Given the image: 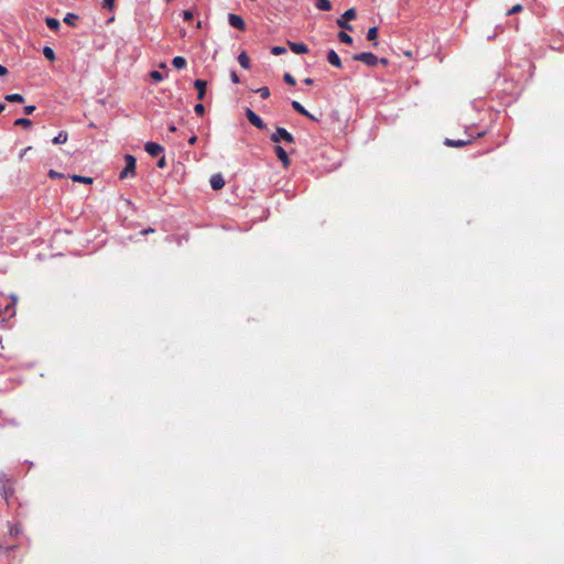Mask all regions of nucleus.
<instances>
[{"instance_id": "f257e3e1", "label": "nucleus", "mask_w": 564, "mask_h": 564, "mask_svg": "<svg viewBox=\"0 0 564 564\" xmlns=\"http://www.w3.org/2000/svg\"><path fill=\"white\" fill-rule=\"evenodd\" d=\"M124 161H126V167L119 174V177L121 180L127 178L129 176H134V174H135V164H137L135 158L131 154H126Z\"/></svg>"}, {"instance_id": "f03ea898", "label": "nucleus", "mask_w": 564, "mask_h": 564, "mask_svg": "<svg viewBox=\"0 0 564 564\" xmlns=\"http://www.w3.org/2000/svg\"><path fill=\"white\" fill-rule=\"evenodd\" d=\"M356 18V9L350 8L346 10L343 15L337 20V25L343 30L352 31L354 28L348 21L354 20Z\"/></svg>"}, {"instance_id": "7ed1b4c3", "label": "nucleus", "mask_w": 564, "mask_h": 564, "mask_svg": "<svg viewBox=\"0 0 564 564\" xmlns=\"http://www.w3.org/2000/svg\"><path fill=\"white\" fill-rule=\"evenodd\" d=\"M271 141L274 143H279L280 141H284L285 143H293L294 137L284 128L278 127L275 132L271 134Z\"/></svg>"}, {"instance_id": "20e7f679", "label": "nucleus", "mask_w": 564, "mask_h": 564, "mask_svg": "<svg viewBox=\"0 0 564 564\" xmlns=\"http://www.w3.org/2000/svg\"><path fill=\"white\" fill-rule=\"evenodd\" d=\"M0 491L6 500H8L14 492L11 479L4 474L0 475Z\"/></svg>"}, {"instance_id": "39448f33", "label": "nucleus", "mask_w": 564, "mask_h": 564, "mask_svg": "<svg viewBox=\"0 0 564 564\" xmlns=\"http://www.w3.org/2000/svg\"><path fill=\"white\" fill-rule=\"evenodd\" d=\"M354 59L358 62H362L368 66H376L379 63V58L370 52H362L354 55Z\"/></svg>"}, {"instance_id": "423d86ee", "label": "nucleus", "mask_w": 564, "mask_h": 564, "mask_svg": "<svg viewBox=\"0 0 564 564\" xmlns=\"http://www.w3.org/2000/svg\"><path fill=\"white\" fill-rule=\"evenodd\" d=\"M246 117L249 120V122L256 128L260 130L267 129V124L263 122V120L251 109H246Z\"/></svg>"}, {"instance_id": "0eeeda50", "label": "nucleus", "mask_w": 564, "mask_h": 564, "mask_svg": "<svg viewBox=\"0 0 564 564\" xmlns=\"http://www.w3.org/2000/svg\"><path fill=\"white\" fill-rule=\"evenodd\" d=\"M228 22L235 29H238L240 31H245L246 30L245 20L240 15H238V14L229 13L228 14Z\"/></svg>"}, {"instance_id": "6e6552de", "label": "nucleus", "mask_w": 564, "mask_h": 564, "mask_svg": "<svg viewBox=\"0 0 564 564\" xmlns=\"http://www.w3.org/2000/svg\"><path fill=\"white\" fill-rule=\"evenodd\" d=\"M144 149L147 153L153 158L158 156L161 152H163V147L154 142H147Z\"/></svg>"}, {"instance_id": "1a4fd4ad", "label": "nucleus", "mask_w": 564, "mask_h": 564, "mask_svg": "<svg viewBox=\"0 0 564 564\" xmlns=\"http://www.w3.org/2000/svg\"><path fill=\"white\" fill-rule=\"evenodd\" d=\"M274 152L279 160L282 162L283 166L289 167L291 161L289 159L286 151L281 145H275Z\"/></svg>"}, {"instance_id": "9d476101", "label": "nucleus", "mask_w": 564, "mask_h": 564, "mask_svg": "<svg viewBox=\"0 0 564 564\" xmlns=\"http://www.w3.org/2000/svg\"><path fill=\"white\" fill-rule=\"evenodd\" d=\"M290 50L295 54H306L308 52L307 45L299 42H288Z\"/></svg>"}, {"instance_id": "9b49d317", "label": "nucleus", "mask_w": 564, "mask_h": 564, "mask_svg": "<svg viewBox=\"0 0 564 564\" xmlns=\"http://www.w3.org/2000/svg\"><path fill=\"white\" fill-rule=\"evenodd\" d=\"M210 186L213 189L218 191L221 189L225 186V180L221 174H214L210 177Z\"/></svg>"}, {"instance_id": "f8f14e48", "label": "nucleus", "mask_w": 564, "mask_h": 564, "mask_svg": "<svg viewBox=\"0 0 564 564\" xmlns=\"http://www.w3.org/2000/svg\"><path fill=\"white\" fill-rule=\"evenodd\" d=\"M291 106H292V108H293L296 112H299V113H301V115H303V116L307 117L308 119H311V120H317V119H316V118H315L311 112H308V111H307V110H306V109H305V108H304V107H303L299 101L293 100V101L291 102Z\"/></svg>"}, {"instance_id": "ddd939ff", "label": "nucleus", "mask_w": 564, "mask_h": 564, "mask_svg": "<svg viewBox=\"0 0 564 564\" xmlns=\"http://www.w3.org/2000/svg\"><path fill=\"white\" fill-rule=\"evenodd\" d=\"M471 142V138L462 139V140H453V139H445V144L451 148H463Z\"/></svg>"}, {"instance_id": "4468645a", "label": "nucleus", "mask_w": 564, "mask_h": 564, "mask_svg": "<svg viewBox=\"0 0 564 564\" xmlns=\"http://www.w3.org/2000/svg\"><path fill=\"white\" fill-rule=\"evenodd\" d=\"M327 61L330 65L337 67V68H341L343 67V63L340 61V57L338 56V54L334 51V50H330L328 53H327Z\"/></svg>"}, {"instance_id": "2eb2a0df", "label": "nucleus", "mask_w": 564, "mask_h": 564, "mask_svg": "<svg viewBox=\"0 0 564 564\" xmlns=\"http://www.w3.org/2000/svg\"><path fill=\"white\" fill-rule=\"evenodd\" d=\"M206 82L203 80V79H196L194 82V87L197 89V98L199 100L204 99L205 97V94H206Z\"/></svg>"}, {"instance_id": "dca6fc26", "label": "nucleus", "mask_w": 564, "mask_h": 564, "mask_svg": "<svg viewBox=\"0 0 564 564\" xmlns=\"http://www.w3.org/2000/svg\"><path fill=\"white\" fill-rule=\"evenodd\" d=\"M377 37H378V28L377 26L370 28L367 32V40L373 42L372 45L375 47L378 46Z\"/></svg>"}, {"instance_id": "f3484780", "label": "nucleus", "mask_w": 564, "mask_h": 564, "mask_svg": "<svg viewBox=\"0 0 564 564\" xmlns=\"http://www.w3.org/2000/svg\"><path fill=\"white\" fill-rule=\"evenodd\" d=\"M67 139H68L67 131L62 130L58 132V134L56 137L53 138L52 142L54 144H63V143L67 142Z\"/></svg>"}, {"instance_id": "a211bd4d", "label": "nucleus", "mask_w": 564, "mask_h": 564, "mask_svg": "<svg viewBox=\"0 0 564 564\" xmlns=\"http://www.w3.org/2000/svg\"><path fill=\"white\" fill-rule=\"evenodd\" d=\"M238 62L241 65V67H243L245 69H249L250 68V59H249V57H248L246 52H241L238 55Z\"/></svg>"}, {"instance_id": "6ab92c4d", "label": "nucleus", "mask_w": 564, "mask_h": 564, "mask_svg": "<svg viewBox=\"0 0 564 564\" xmlns=\"http://www.w3.org/2000/svg\"><path fill=\"white\" fill-rule=\"evenodd\" d=\"M315 7L322 11H329L332 9V3L329 0H315Z\"/></svg>"}, {"instance_id": "aec40b11", "label": "nucleus", "mask_w": 564, "mask_h": 564, "mask_svg": "<svg viewBox=\"0 0 564 564\" xmlns=\"http://www.w3.org/2000/svg\"><path fill=\"white\" fill-rule=\"evenodd\" d=\"M4 100L9 101V102H23L24 101V97L21 95V94H9V95H6L4 96Z\"/></svg>"}, {"instance_id": "412c9836", "label": "nucleus", "mask_w": 564, "mask_h": 564, "mask_svg": "<svg viewBox=\"0 0 564 564\" xmlns=\"http://www.w3.org/2000/svg\"><path fill=\"white\" fill-rule=\"evenodd\" d=\"M172 65L176 69H183L186 66V59L183 56H176V57L173 58Z\"/></svg>"}, {"instance_id": "4be33fe9", "label": "nucleus", "mask_w": 564, "mask_h": 564, "mask_svg": "<svg viewBox=\"0 0 564 564\" xmlns=\"http://www.w3.org/2000/svg\"><path fill=\"white\" fill-rule=\"evenodd\" d=\"M45 23L53 31H57L61 26L59 21L55 18H46Z\"/></svg>"}, {"instance_id": "5701e85b", "label": "nucleus", "mask_w": 564, "mask_h": 564, "mask_svg": "<svg viewBox=\"0 0 564 564\" xmlns=\"http://www.w3.org/2000/svg\"><path fill=\"white\" fill-rule=\"evenodd\" d=\"M42 52H43V55L45 56V58L48 59L50 62H54L56 59L55 52L53 51L52 47L44 46Z\"/></svg>"}, {"instance_id": "b1692460", "label": "nucleus", "mask_w": 564, "mask_h": 564, "mask_svg": "<svg viewBox=\"0 0 564 564\" xmlns=\"http://www.w3.org/2000/svg\"><path fill=\"white\" fill-rule=\"evenodd\" d=\"M70 178L74 181V182H78V183H84V184H91L93 183V178L91 177H88V176H82V175H72Z\"/></svg>"}, {"instance_id": "393cba45", "label": "nucleus", "mask_w": 564, "mask_h": 564, "mask_svg": "<svg viewBox=\"0 0 564 564\" xmlns=\"http://www.w3.org/2000/svg\"><path fill=\"white\" fill-rule=\"evenodd\" d=\"M338 39L340 42L345 43V44H352V37L346 33L345 31H340L338 33Z\"/></svg>"}, {"instance_id": "a878e982", "label": "nucleus", "mask_w": 564, "mask_h": 564, "mask_svg": "<svg viewBox=\"0 0 564 564\" xmlns=\"http://www.w3.org/2000/svg\"><path fill=\"white\" fill-rule=\"evenodd\" d=\"M78 20V15L75 13H67L64 18V22L68 25L75 26V22Z\"/></svg>"}, {"instance_id": "bb28decb", "label": "nucleus", "mask_w": 564, "mask_h": 564, "mask_svg": "<svg viewBox=\"0 0 564 564\" xmlns=\"http://www.w3.org/2000/svg\"><path fill=\"white\" fill-rule=\"evenodd\" d=\"M14 126H20L23 128H30L32 126V121L26 118H19L14 121Z\"/></svg>"}, {"instance_id": "cd10ccee", "label": "nucleus", "mask_w": 564, "mask_h": 564, "mask_svg": "<svg viewBox=\"0 0 564 564\" xmlns=\"http://www.w3.org/2000/svg\"><path fill=\"white\" fill-rule=\"evenodd\" d=\"M258 94H260L261 98L267 99L270 97V89L267 86H263L256 90Z\"/></svg>"}, {"instance_id": "c85d7f7f", "label": "nucleus", "mask_w": 564, "mask_h": 564, "mask_svg": "<svg viewBox=\"0 0 564 564\" xmlns=\"http://www.w3.org/2000/svg\"><path fill=\"white\" fill-rule=\"evenodd\" d=\"M22 532V528L19 524L11 525L9 533L12 536H18Z\"/></svg>"}, {"instance_id": "c756f323", "label": "nucleus", "mask_w": 564, "mask_h": 564, "mask_svg": "<svg viewBox=\"0 0 564 564\" xmlns=\"http://www.w3.org/2000/svg\"><path fill=\"white\" fill-rule=\"evenodd\" d=\"M522 9H523V7L520 3L514 4L511 9H509L507 11V15H512V14L519 13L522 11Z\"/></svg>"}, {"instance_id": "7c9ffc66", "label": "nucleus", "mask_w": 564, "mask_h": 564, "mask_svg": "<svg viewBox=\"0 0 564 564\" xmlns=\"http://www.w3.org/2000/svg\"><path fill=\"white\" fill-rule=\"evenodd\" d=\"M283 79L286 84H289L291 86L296 85L295 78L290 73H285L283 76Z\"/></svg>"}, {"instance_id": "2f4dec72", "label": "nucleus", "mask_w": 564, "mask_h": 564, "mask_svg": "<svg viewBox=\"0 0 564 564\" xmlns=\"http://www.w3.org/2000/svg\"><path fill=\"white\" fill-rule=\"evenodd\" d=\"M285 52H286V48H285V47H283V46H273V47L271 48V53H272L273 55H281V54H284Z\"/></svg>"}, {"instance_id": "473e14b6", "label": "nucleus", "mask_w": 564, "mask_h": 564, "mask_svg": "<svg viewBox=\"0 0 564 564\" xmlns=\"http://www.w3.org/2000/svg\"><path fill=\"white\" fill-rule=\"evenodd\" d=\"M150 76L155 82H161L163 79V75L160 72H158V70H152L150 73Z\"/></svg>"}, {"instance_id": "72a5a7b5", "label": "nucleus", "mask_w": 564, "mask_h": 564, "mask_svg": "<svg viewBox=\"0 0 564 564\" xmlns=\"http://www.w3.org/2000/svg\"><path fill=\"white\" fill-rule=\"evenodd\" d=\"M194 110L197 115L199 116H203L204 112H205V107L203 104H197L195 107H194Z\"/></svg>"}, {"instance_id": "f704fd0d", "label": "nucleus", "mask_w": 564, "mask_h": 564, "mask_svg": "<svg viewBox=\"0 0 564 564\" xmlns=\"http://www.w3.org/2000/svg\"><path fill=\"white\" fill-rule=\"evenodd\" d=\"M113 4H115V0H104L102 1V7L106 9H109V10H111L113 8Z\"/></svg>"}, {"instance_id": "c9c22d12", "label": "nucleus", "mask_w": 564, "mask_h": 564, "mask_svg": "<svg viewBox=\"0 0 564 564\" xmlns=\"http://www.w3.org/2000/svg\"><path fill=\"white\" fill-rule=\"evenodd\" d=\"M193 17H194V15H193V12H192V11H189V10H185V11L183 12V19H184L185 21H191V20L193 19Z\"/></svg>"}, {"instance_id": "e433bc0d", "label": "nucleus", "mask_w": 564, "mask_h": 564, "mask_svg": "<svg viewBox=\"0 0 564 564\" xmlns=\"http://www.w3.org/2000/svg\"><path fill=\"white\" fill-rule=\"evenodd\" d=\"M48 176H50L51 178H57V177H63V174H61V173H58V172H56V171H54V170H50V171H48Z\"/></svg>"}, {"instance_id": "4c0bfd02", "label": "nucleus", "mask_w": 564, "mask_h": 564, "mask_svg": "<svg viewBox=\"0 0 564 564\" xmlns=\"http://www.w3.org/2000/svg\"><path fill=\"white\" fill-rule=\"evenodd\" d=\"M34 110H35V106H34V105H29V106H25V107H24V112H25L26 115H31V113H33V111H34Z\"/></svg>"}, {"instance_id": "58836bf2", "label": "nucleus", "mask_w": 564, "mask_h": 564, "mask_svg": "<svg viewBox=\"0 0 564 564\" xmlns=\"http://www.w3.org/2000/svg\"><path fill=\"white\" fill-rule=\"evenodd\" d=\"M166 166V160L164 156H162L159 161H158V167L160 169H164Z\"/></svg>"}, {"instance_id": "ea45409f", "label": "nucleus", "mask_w": 564, "mask_h": 564, "mask_svg": "<svg viewBox=\"0 0 564 564\" xmlns=\"http://www.w3.org/2000/svg\"><path fill=\"white\" fill-rule=\"evenodd\" d=\"M230 79H231V80H232V83H235V84H238V83H239V77H238V75H237V73H236V72H231V73H230Z\"/></svg>"}, {"instance_id": "a19ab883", "label": "nucleus", "mask_w": 564, "mask_h": 564, "mask_svg": "<svg viewBox=\"0 0 564 564\" xmlns=\"http://www.w3.org/2000/svg\"><path fill=\"white\" fill-rule=\"evenodd\" d=\"M31 149H32V147H26V148H24V149L20 152V155H19L20 160H22V159H23V156H24V155H26V152H28V151H30Z\"/></svg>"}, {"instance_id": "79ce46f5", "label": "nucleus", "mask_w": 564, "mask_h": 564, "mask_svg": "<svg viewBox=\"0 0 564 564\" xmlns=\"http://www.w3.org/2000/svg\"><path fill=\"white\" fill-rule=\"evenodd\" d=\"M8 74L7 67L0 64V76H6Z\"/></svg>"}, {"instance_id": "37998d69", "label": "nucleus", "mask_w": 564, "mask_h": 564, "mask_svg": "<svg viewBox=\"0 0 564 564\" xmlns=\"http://www.w3.org/2000/svg\"><path fill=\"white\" fill-rule=\"evenodd\" d=\"M153 232H154V229H153V228H151V227H149V228H147V229L142 230V231H141V235H148V234H153Z\"/></svg>"}, {"instance_id": "c03bdc74", "label": "nucleus", "mask_w": 564, "mask_h": 564, "mask_svg": "<svg viewBox=\"0 0 564 564\" xmlns=\"http://www.w3.org/2000/svg\"><path fill=\"white\" fill-rule=\"evenodd\" d=\"M196 141H197V137L193 135V137L189 138L188 143L193 145V144L196 143Z\"/></svg>"}, {"instance_id": "a18cd8bd", "label": "nucleus", "mask_w": 564, "mask_h": 564, "mask_svg": "<svg viewBox=\"0 0 564 564\" xmlns=\"http://www.w3.org/2000/svg\"><path fill=\"white\" fill-rule=\"evenodd\" d=\"M379 63L387 66L389 64V61L387 58H380Z\"/></svg>"}, {"instance_id": "49530a36", "label": "nucleus", "mask_w": 564, "mask_h": 564, "mask_svg": "<svg viewBox=\"0 0 564 564\" xmlns=\"http://www.w3.org/2000/svg\"><path fill=\"white\" fill-rule=\"evenodd\" d=\"M304 83L306 85H312L314 83V80H313V78L307 77V78L304 79Z\"/></svg>"}, {"instance_id": "de8ad7c7", "label": "nucleus", "mask_w": 564, "mask_h": 564, "mask_svg": "<svg viewBox=\"0 0 564 564\" xmlns=\"http://www.w3.org/2000/svg\"><path fill=\"white\" fill-rule=\"evenodd\" d=\"M169 130H170L171 132H175V131H176V127H175L174 124H171V126L169 127Z\"/></svg>"}, {"instance_id": "09e8293b", "label": "nucleus", "mask_w": 564, "mask_h": 564, "mask_svg": "<svg viewBox=\"0 0 564 564\" xmlns=\"http://www.w3.org/2000/svg\"><path fill=\"white\" fill-rule=\"evenodd\" d=\"M6 109V106L3 104H0V113Z\"/></svg>"}]
</instances>
